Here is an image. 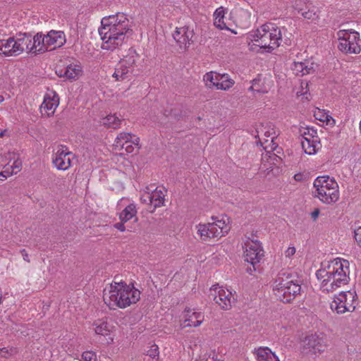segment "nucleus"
Here are the masks:
<instances>
[{
    "label": "nucleus",
    "instance_id": "obj_1",
    "mask_svg": "<svg viewBox=\"0 0 361 361\" xmlns=\"http://www.w3.org/2000/svg\"><path fill=\"white\" fill-rule=\"evenodd\" d=\"M98 31L102 40V49L112 51L124 44L131 29L127 16L118 13L103 18Z\"/></svg>",
    "mask_w": 361,
    "mask_h": 361
},
{
    "label": "nucleus",
    "instance_id": "obj_2",
    "mask_svg": "<svg viewBox=\"0 0 361 361\" xmlns=\"http://www.w3.org/2000/svg\"><path fill=\"white\" fill-rule=\"evenodd\" d=\"M349 274V262L338 257L323 263L322 268L316 272L321 290L326 293L333 292L347 284Z\"/></svg>",
    "mask_w": 361,
    "mask_h": 361
},
{
    "label": "nucleus",
    "instance_id": "obj_3",
    "mask_svg": "<svg viewBox=\"0 0 361 361\" xmlns=\"http://www.w3.org/2000/svg\"><path fill=\"white\" fill-rule=\"evenodd\" d=\"M25 51L35 54L47 51L43 35L37 33L32 37L23 33L16 37L0 39V54L18 56Z\"/></svg>",
    "mask_w": 361,
    "mask_h": 361
},
{
    "label": "nucleus",
    "instance_id": "obj_4",
    "mask_svg": "<svg viewBox=\"0 0 361 361\" xmlns=\"http://www.w3.org/2000/svg\"><path fill=\"white\" fill-rule=\"evenodd\" d=\"M140 298V291L124 282H114L104 289V303L112 310L125 309L135 304Z\"/></svg>",
    "mask_w": 361,
    "mask_h": 361
},
{
    "label": "nucleus",
    "instance_id": "obj_5",
    "mask_svg": "<svg viewBox=\"0 0 361 361\" xmlns=\"http://www.w3.org/2000/svg\"><path fill=\"white\" fill-rule=\"evenodd\" d=\"M247 38L251 49L256 47L271 51L279 47L282 35L279 27L274 23H267L248 32Z\"/></svg>",
    "mask_w": 361,
    "mask_h": 361
},
{
    "label": "nucleus",
    "instance_id": "obj_6",
    "mask_svg": "<svg viewBox=\"0 0 361 361\" xmlns=\"http://www.w3.org/2000/svg\"><path fill=\"white\" fill-rule=\"evenodd\" d=\"M272 288L276 298L283 302H290L301 290L296 274L289 269H282L279 272Z\"/></svg>",
    "mask_w": 361,
    "mask_h": 361
},
{
    "label": "nucleus",
    "instance_id": "obj_7",
    "mask_svg": "<svg viewBox=\"0 0 361 361\" xmlns=\"http://www.w3.org/2000/svg\"><path fill=\"white\" fill-rule=\"evenodd\" d=\"M314 196L322 203L332 204L338 201L340 192L338 183L329 176L317 177L313 183Z\"/></svg>",
    "mask_w": 361,
    "mask_h": 361
},
{
    "label": "nucleus",
    "instance_id": "obj_8",
    "mask_svg": "<svg viewBox=\"0 0 361 361\" xmlns=\"http://www.w3.org/2000/svg\"><path fill=\"white\" fill-rule=\"evenodd\" d=\"M197 233L202 240L219 239L230 230L229 220L226 216H212V222L197 226Z\"/></svg>",
    "mask_w": 361,
    "mask_h": 361
},
{
    "label": "nucleus",
    "instance_id": "obj_9",
    "mask_svg": "<svg viewBox=\"0 0 361 361\" xmlns=\"http://www.w3.org/2000/svg\"><path fill=\"white\" fill-rule=\"evenodd\" d=\"M338 49L345 54H357L361 51L360 34L353 30H340L336 33Z\"/></svg>",
    "mask_w": 361,
    "mask_h": 361
},
{
    "label": "nucleus",
    "instance_id": "obj_10",
    "mask_svg": "<svg viewBox=\"0 0 361 361\" xmlns=\"http://www.w3.org/2000/svg\"><path fill=\"white\" fill-rule=\"evenodd\" d=\"M357 294L354 290L341 292L336 295L330 304L331 310L341 314L352 312L356 307Z\"/></svg>",
    "mask_w": 361,
    "mask_h": 361
},
{
    "label": "nucleus",
    "instance_id": "obj_11",
    "mask_svg": "<svg viewBox=\"0 0 361 361\" xmlns=\"http://www.w3.org/2000/svg\"><path fill=\"white\" fill-rule=\"evenodd\" d=\"M257 137L259 138L261 145L266 150H274L277 144L275 139L277 137L274 126L269 122L259 125L257 129Z\"/></svg>",
    "mask_w": 361,
    "mask_h": 361
},
{
    "label": "nucleus",
    "instance_id": "obj_12",
    "mask_svg": "<svg viewBox=\"0 0 361 361\" xmlns=\"http://www.w3.org/2000/svg\"><path fill=\"white\" fill-rule=\"evenodd\" d=\"M166 192L164 187L149 186L143 192L140 200L143 203L149 204L153 212L156 208L164 205Z\"/></svg>",
    "mask_w": 361,
    "mask_h": 361
},
{
    "label": "nucleus",
    "instance_id": "obj_13",
    "mask_svg": "<svg viewBox=\"0 0 361 361\" xmlns=\"http://www.w3.org/2000/svg\"><path fill=\"white\" fill-rule=\"evenodd\" d=\"M210 295L216 305L224 310H230L235 301V296L232 292L218 284L214 285L210 289Z\"/></svg>",
    "mask_w": 361,
    "mask_h": 361
},
{
    "label": "nucleus",
    "instance_id": "obj_14",
    "mask_svg": "<svg viewBox=\"0 0 361 361\" xmlns=\"http://www.w3.org/2000/svg\"><path fill=\"white\" fill-rule=\"evenodd\" d=\"M140 138L135 135L122 132L116 137L113 147L115 150L124 149L126 153H133L139 149Z\"/></svg>",
    "mask_w": 361,
    "mask_h": 361
},
{
    "label": "nucleus",
    "instance_id": "obj_15",
    "mask_svg": "<svg viewBox=\"0 0 361 361\" xmlns=\"http://www.w3.org/2000/svg\"><path fill=\"white\" fill-rule=\"evenodd\" d=\"M75 159V155L68 149L66 146L59 145L56 148L53 164L58 170H68Z\"/></svg>",
    "mask_w": 361,
    "mask_h": 361
},
{
    "label": "nucleus",
    "instance_id": "obj_16",
    "mask_svg": "<svg viewBox=\"0 0 361 361\" xmlns=\"http://www.w3.org/2000/svg\"><path fill=\"white\" fill-rule=\"evenodd\" d=\"M245 260L252 265L259 262L264 255V252L260 243L257 240L246 238L244 242Z\"/></svg>",
    "mask_w": 361,
    "mask_h": 361
},
{
    "label": "nucleus",
    "instance_id": "obj_17",
    "mask_svg": "<svg viewBox=\"0 0 361 361\" xmlns=\"http://www.w3.org/2000/svg\"><path fill=\"white\" fill-rule=\"evenodd\" d=\"M136 59L137 54L135 51L130 49L128 55L120 61L112 75L116 81L122 80L127 78L128 74L133 70Z\"/></svg>",
    "mask_w": 361,
    "mask_h": 361
},
{
    "label": "nucleus",
    "instance_id": "obj_18",
    "mask_svg": "<svg viewBox=\"0 0 361 361\" xmlns=\"http://www.w3.org/2000/svg\"><path fill=\"white\" fill-rule=\"evenodd\" d=\"M302 135L301 145L304 152L309 155L316 154L321 147L317 131L312 128H305Z\"/></svg>",
    "mask_w": 361,
    "mask_h": 361
},
{
    "label": "nucleus",
    "instance_id": "obj_19",
    "mask_svg": "<svg viewBox=\"0 0 361 361\" xmlns=\"http://www.w3.org/2000/svg\"><path fill=\"white\" fill-rule=\"evenodd\" d=\"M59 104V97L56 92L48 90L44 96L43 102L40 106V112L42 116L49 117L54 115Z\"/></svg>",
    "mask_w": 361,
    "mask_h": 361
},
{
    "label": "nucleus",
    "instance_id": "obj_20",
    "mask_svg": "<svg viewBox=\"0 0 361 361\" xmlns=\"http://www.w3.org/2000/svg\"><path fill=\"white\" fill-rule=\"evenodd\" d=\"M204 314L202 312L195 309L187 308L182 314L181 324L183 328L197 327L204 321Z\"/></svg>",
    "mask_w": 361,
    "mask_h": 361
},
{
    "label": "nucleus",
    "instance_id": "obj_21",
    "mask_svg": "<svg viewBox=\"0 0 361 361\" xmlns=\"http://www.w3.org/2000/svg\"><path fill=\"white\" fill-rule=\"evenodd\" d=\"M8 162L4 166V170L0 172V176L6 178L13 174H16L21 170L22 161L19 154L15 152H9L6 157Z\"/></svg>",
    "mask_w": 361,
    "mask_h": 361
},
{
    "label": "nucleus",
    "instance_id": "obj_22",
    "mask_svg": "<svg viewBox=\"0 0 361 361\" xmlns=\"http://www.w3.org/2000/svg\"><path fill=\"white\" fill-rule=\"evenodd\" d=\"M137 208L135 203H129L125 205L124 208L118 214L121 222L114 224V227L120 231H125L126 230L124 223L134 219L137 221Z\"/></svg>",
    "mask_w": 361,
    "mask_h": 361
},
{
    "label": "nucleus",
    "instance_id": "obj_23",
    "mask_svg": "<svg viewBox=\"0 0 361 361\" xmlns=\"http://www.w3.org/2000/svg\"><path fill=\"white\" fill-rule=\"evenodd\" d=\"M44 43L48 50L62 47L66 43V36L63 31L51 30L44 35Z\"/></svg>",
    "mask_w": 361,
    "mask_h": 361
},
{
    "label": "nucleus",
    "instance_id": "obj_24",
    "mask_svg": "<svg viewBox=\"0 0 361 361\" xmlns=\"http://www.w3.org/2000/svg\"><path fill=\"white\" fill-rule=\"evenodd\" d=\"M302 347L305 350L313 353L324 351L325 348L323 338L316 334L307 336L302 341Z\"/></svg>",
    "mask_w": 361,
    "mask_h": 361
},
{
    "label": "nucleus",
    "instance_id": "obj_25",
    "mask_svg": "<svg viewBox=\"0 0 361 361\" xmlns=\"http://www.w3.org/2000/svg\"><path fill=\"white\" fill-rule=\"evenodd\" d=\"M173 37L180 48H186L190 44L193 37V31L185 26L177 27Z\"/></svg>",
    "mask_w": 361,
    "mask_h": 361
},
{
    "label": "nucleus",
    "instance_id": "obj_26",
    "mask_svg": "<svg viewBox=\"0 0 361 361\" xmlns=\"http://www.w3.org/2000/svg\"><path fill=\"white\" fill-rule=\"evenodd\" d=\"M291 68L296 75L303 76L314 71V63L310 59L304 61H294Z\"/></svg>",
    "mask_w": 361,
    "mask_h": 361
},
{
    "label": "nucleus",
    "instance_id": "obj_27",
    "mask_svg": "<svg viewBox=\"0 0 361 361\" xmlns=\"http://www.w3.org/2000/svg\"><path fill=\"white\" fill-rule=\"evenodd\" d=\"M254 355L257 361H280L275 353L268 347L255 348Z\"/></svg>",
    "mask_w": 361,
    "mask_h": 361
},
{
    "label": "nucleus",
    "instance_id": "obj_28",
    "mask_svg": "<svg viewBox=\"0 0 361 361\" xmlns=\"http://www.w3.org/2000/svg\"><path fill=\"white\" fill-rule=\"evenodd\" d=\"M226 12V8L223 6L217 8L213 14L214 25L220 30H231L232 32L236 33L231 30L225 23V14Z\"/></svg>",
    "mask_w": 361,
    "mask_h": 361
},
{
    "label": "nucleus",
    "instance_id": "obj_29",
    "mask_svg": "<svg viewBox=\"0 0 361 361\" xmlns=\"http://www.w3.org/2000/svg\"><path fill=\"white\" fill-rule=\"evenodd\" d=\"M235 23L241 28H247L250 25L251 13L243 8L236 9L235 11Z\"/></svg>",
    "mask_w": 361,
    "mask_h": 361
},
{
    "label": "nucleus",
    "instance_id": "obj_30",
    "mask_svg": "<svg viewBox=\"0 0 361 361\" xmlns=\"http://www.w3.org/2000/svg\"><path fill=\"white\" fill-rule=\"evenodd\" d=\"M94 330L96 334L104 336H109L114 329V326L106 319H98L93 323Z\"/></svg>",
    "mask_w": 361,
    "mask_h": 361
},
{
    "label": "nucleus",
    "instance_id": "obj_31",
    "mask_svg": "<svg viewBox=\"0 0 361 361\" xmlns=\"http://www.w3.org/2000/svg\"><path fill=\"white\" fill-rule=\"evenodd\" d=\"M314 118L326 124V126H334L336 124L335 120L331 116L328 111L322 109H316L314 111Z\"/></svg>",
    "mask_w": 361,
    "mask_h": 361
},
{
    "label": "nucleus",
    "instance_id": "obj_32",
    "mask_svg": "<svg viewBox=\"0 0 361 361\" xmlns=\"http://www.w3.org/2000/svg\"><path fill=\"white\" fill-rule=\"evenodd\" d=\"M82 75V68L78 64L68 65L64 71L63 75L68 80H75Z\"/></svg>",
    "mask_w": 361,
    "mask_h": 361
},
{
    "label": "nucleus",
    "instance_id": "obj_33",
    "mask_svg": "<svg viewBox=\"0 0 361 361\" xmlns=\"http://www.w3.org/2000/svg\"><path fill=\"white\" fill-rule=\"evenodd\" d=\"M304 4L305 3L303 2L302 0H296L295 2V4L293 6L294 8L296 11H298V12L299 13H300L301 16H303L306 19L312 20L317 19L318 16L317 15V13L314 11H313L307 8L304 9L303 8L301 7V6Z\"/></svg>",
    "mask_w": 361,
    "mask_h": 361
},
{
    "label": "nucleus",
    "instance_id": "obj_34",
    "mask_svg": "<svg viewBox=\"0 0 361 361\" xmlns=\"http://www.w3.org/2000/svg\"><path fill=\"white\" fill-rule=\"evenodd\" d=\"M234 85V81L228 74H220L215 87L217 90H227Z\"/></svg>",
    "mask_w": 361,
    "mask_h": 361
},
{
    "label": "nucleus",
    "instance_id": "obj_35",
    "mask_svg": "<svg viewBox=\"0 0 361 361\" xmlns=\"http://www.w3.org/2000/svg\"><path fill=\"white\" fill-rule=\"evenodd\" d=\"M121 120L115 114H109L102 118L101 123L107 128H118L121 126Z\"/></svg>",
    "mask_w": 361,
    "mask_h": 361
},
{
    "label": "nucleus",
    "instance_id": "obj_36",
    "mask_svg": "<svg viewBox=\"0 0 361 361\" xmlns=\"http://www.w3.org/2000/svg\"><path fill=\"white\" fill-rule=\"evenodd\" d=\"M295 94L298 97H302L303 99L309 100L310 94L309 92L308 82L301 81L299 87L295 88Z\"/></svg>",
    "mask_w": 361,
    "mask_h": 361
},
{
    "label": "nucleus",
    "instance_id": "obj_37",
    "mask_svg": "<svg viewBox=\"0 0 361 361\" xmlns=\"http://www.w3.org/2000/svg\"><path fill=\"white\" fill-rule=\"evenodd\" d=\"M219 73L213 71L207 73L203 78L205 85L209 87H215L219 80Z\"/></svg>",
    "mask_w": 361,
    "mask_h": 361
},
{
    "label": "nucleus",
    "instance_id": "obj_38",
    "mask_svg": "<svg viewBox=\"0 0 361 361\" xmlns=\"http://www.w3.org/2000/svg\"><path fill=\"white\" fill-rule=\"evenodd\" d=\"M17 352V348L13 346L4 347L0 349V357L8 358L16 354Z\"/></svg>",
    "mask_w": 361,
    "mask_h": 361
},
{
    "label": "nucleus",
    "instance_id": "obj_39",
    "mask_svg": "<svg viewBox=\"0 0 361 361\" xmlns=\"http://www.w3.org/2000/svg\"><path fill=\"white\" fill-rule=\"evenodd\" d=\"M261 80L254 79L252 81V85L248 88L250 91L256 92H260V93H264L267 92V90L266 88H263L261 87Z\"/></svg>",
    "mask_w": 361,
    "mask_h": 361
},
{
    "label": "nucleus",
    "instance_id": "obj_40",
    "mask_svg": "<svg viewBox=\"0 0 361 361\" xmlns=\"http://www.w3.org/2000/svg\"><path fill=\"white\" fill-rule=\"evenodd\" d=\"M82 361H97V355L93 351H85L82 354Z\"/></svg>",
    "mask_w": 361,
    "mask_h": 361
},
{
    "label": "nucleus",
    "instance_id": "obj_41",
    "mask_svg": "<svg viewBox=\"0 0 361 361\" xmlns=\"http://www.w3.org/2000/svg\"><path fill=\"white\" fill-rule=\"evenodd\" d=\"M296 249L294 246H289L284 251V256L286 259H290L292 261L293 257L295 255ZM291 262H290V264Z\"/></svg>",
    "mask_w": 361,
    "mask_h": 361
},
{
    "label": "nucleus",
    "instance_id": "obj_42",
    "mask_svg": "<svg viewBox=\"0 0 361 361\" xmlns=\"http://www.w3.org/2000/svg\"><path fill=\"white\" fill-rule=\"evenodd\" d=\"M353 233L357 245L361 247V226L355 228Z\"/></svg>",
    "mask_w": 361,
    "mask_h": 361
},
{
    "label": "nucleus",
    "instance_id": "obj_43",
    "mask_svg": "<svg viewBox=\"0 0 361 361\" xmlns=\"http://www.w3.org/2000/svg\"><path fill=\"white\" fill-rule=\"evenodd\" d=\"M147 355L152 358H154L157 356H158V355H159L158 346L157 345H152L151 346L150 349L148 350Z\"/></svg>",
    "mask_w": 361,
    "mask_h": 361
},
{
    "label": "nucleus",
    "instance_id": "obj_44",
    "mask_svg": "<svg viewBox=\"0 0 361 361\" xmlns=\"http://www.w3.org/2000/svg\"><path fill=\"white\" fill-rule=\"evenodd\" d=\"M319 215V210L318 209H314L311 213V216L314 220H316Z\"/></svg>",
    "mask_w": 361,
    "mask_h": 361
},
{
    "label": "nucleus",
    "instance_id": "obj_45",
    "mask_svg": "<svg viewBox=\"0 0 361 361\" xmlns=\"http://www.w3.org/2000/svg\"><path fill=\"white\" fill-rule=\"evenodd\" d=\"M125 201H126V199H124V198H122V199L119 201V202H118V206H120V207L123 206V203Z\"/></svg>",
    "mask_w": 361,
    "mask_h": 361
},
{
    "label": "nucleus",
    "instance_id": "obj_46",
    "mask_svg": "<svg viewBox=\"0 0 361 361\" xmlns=\"http://www.w3.org/2000/svg\"><path fill=\"white\" fill-rule=\"evenodd\" d=\"M23 259H24L25 261H27V262L29 261L27 254H25V255H23Z\"/></svg>",
    "mask_w": 361,
    "mask_h": 361
},
{
    "label": "nucleus",
    "instance_id": "obj_47",
    "mask_svg": "<svg viewBox=\"0 0 361 361\" xmlns=\"http://www.w3.org/2000/svg\"><path fill=\"white\" fill-rule=\"evenodd\" d=\"M109 343H112L114 341V338L112 337H109Z\"/></svg>",
    "mask_w": 361,
    "mask_h": 361
},
{
    "label": "nucleus",
    "instance_id": "obj_48",
    "mask_svg": "<svg viewBox=\"0 0 361 361\" xmlns=\"http://www.w3.org/2000/svg\"><path fill=\"white\" fill-rule=\"evenodd\" d=\"M4 101V98L2 96L0 95V103Z\"/></svg>",
    "mask_w": 361,
    "mask_h": 361
},
{
    "label": "nucleus",
    "instance_id": "obj_49",
    "mask_svg": "<svg viewBox=\"0 0 361 361\" xmlns=\"http://www.w3.org/2000/svg\"><path fill=\"white\" fill-rule=\"evenodd\" d=\"M4 133H5V132H0V137H2Z\"/></svg>",
    "mask_w": 361,
    "mask_h": 361
}]
</instances>
